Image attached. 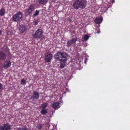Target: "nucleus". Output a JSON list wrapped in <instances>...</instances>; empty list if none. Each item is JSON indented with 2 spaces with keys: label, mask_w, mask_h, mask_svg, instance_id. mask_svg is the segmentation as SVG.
<instances>
[{
  "label": "nucleus",
  "mask_w": 130,
  "mask_h": 130,
  "mask_svg": "<svg viewBox=\"0 0 130 130\" xmlns=\"http://www.w3.org/2000/svg\"><path fill=\"white\" fill-rule=\"evenodd\" d=\"M87 4L86 0H76L73 4V7L76 10L79 8L82 9L85 7Z\"/></svg>",
  "instance_id": "obj_1"
},
{
  "label": "nucleus",
  "mask_w": 130,
  "mask_h": 130,
  "mask_svg": "<svg viewBox=\"0 0 130 130\" xmlns=\"http://www.w3.org/2000/svg\"><path fill=\"white\" fill-rule=\"evenodd\" d=\"M100 30H98L96 32V33H97L98 34H99L100 33Z\"/></svg>",
  "instance_id": "obj_28"
},
{
  "label": "nucleus",
  "mask_w": 130,
  "mask_h": 130,
  "mask_svg": "<svg viewBox=\"0 0 130 130\" xmlns=\"http://www.w3.org/2000/svg\"><path fill=\"white\" fill-rule=\"evenodd\" d=\"M8 64H9H9H11V63L9 61V63H8Z\"/></svg>",
  "instance_id": "obj_32"
},
{
  "label": "nucleus",
  "mask_w": 130,
  "mask_h": 130,
  "mask_svg": "<svg viewBox=\"0 0 130 130\" xmlns=\"http://www.w3.org/2000/svg\"><path fill=\"white\" fill-rule=\"evenodd\" d=\"M21 130H27L26 127L25 126H23L22 127V128H21Z\"/></svg>",
  "instance_id": "obj_25"
},
{
  "label": "nucleus",
  "mask_w": 130,
  "mask_h": 130,
  "mask_svg": "<svg viewBox=\"0 0 130 130\" xmlns=\"http://www.w3.org/2000/svg\"><path fill=\"white\" fill-rule=\"evenodd\" d=\"M0 130H8V124H5L3 126H0Z\"/></svg>",
  "instance_id": "obj_9"
},
{
  "label": "nucleus",
  "mask_w": 130,
  "mask_h": 130,
  "mask_svg": "<svg viewBox=\"0 0 130 130\" xmlns=\"http://www.w3.org/2000/svg\"><path fill=\"white\" fill-rule=\"evenodd\" d=\"M89 38V37L88 35H85L84 36V39L85 41H87L88 40Z\"/></svg>",
  "instance_id": "obj_20"
},
{
  "label": "nucleus",
  "mask_w": 130,
  "mask_h": 130,
  "mask_svg": "<svg viewBox=\"0 0 130 130\" xmlns=\"http://www.w3.org/2000/svg\"><path fill=\"white\" fill-rule=\"evenodd\" d=\"M102 20L101 19L97 18L95 20V22L97 24H100L102 22Z\"/></svg>",
  "instance_id": "obj_13"
},
{
  "label": "nucleus",
  "mask_w": 130,
  "mask_h": 130,
  "mask_svg": "<svg viewBox=\"0 0 130 130\" xmlns=\"http://www.w3.org/2000/svg\"><path fill=\"white\" fill-rule=\"evenodd\" d=\"M87 59L86 58L84 62L85 64H86L87 63Z\"/></svg>",
  "instance_id": "obj_27"
},
{
  "label": "nucleus",
  "mask_w": 130,
  "mask_h": 130,
  "mask_svg": "<svg viewBox=\"0 0 130 130\" xmlns=\"http://www.w3.org/2000/svg\"><path fill=\"white\" fill-rule=\"evenodd\" d=\"M110 1L112 3H113L115 2L114 0H110Z\"/></svg>",
  "instance_id": "obj_29"
},
{
  "label": "nucleus",
  "mask_w": 130,
  "mask_h": 130,
  "mask_svg": "<svg viewBox=\"0 0 130 130\" xmlns=\"http://www.w3.org/2000/svg\"><path fill=\"white\" fill-rule=\"evenodd\" d=\"M38 22L37 20L34 21L33 22L34 24L35 25H37L38 24Z\"/></svg>",
  "instance_id": "obj_24"
},
{
  "label": "nucleus",
  "mask_w": 130,
  "mask_h": 130,
  "mask_svg": "<svg viewBox=\"0 0 130 130\" xmlns=\"http://www.w3.org/2000/svg\"><path fill=\"white\" fill-rule=\"evenodd\" d=\"M53 57L52 55L50 52H48L45 53L44 56V60L46 62H50Z\"/></svg>",
  "instance_id": "obj_5"
},
{
  "label": "nucleus",
  "mask_w": 130,
  "mask_h": 130,
  "mask_svg": "<svg viewBox=\"0 0 130 130\" xmlns=\"http://www.w3.org/2000/svg\"><path fill=\"white\" fill-rule=\"evenodd\" d=\"M47 0H38V2L40 4H44L47 2Z\"/></svg>",
  "instance_id": "obj_14"
},
{
  "label": "nucleus",
  "mask_w": 130,
  "mask_h": 130,
  "mask_svg": "<svg viewBox=\"0 0 130 130\" xmlns=\"http://www.w3.org/2000/svg\"><path fill=\"white\" fill-rule=\"evenodd\" d=\"M47 106V103H43L42 105V108L44 109Z\"/></svg>",
  "instance_id": "obj_19"
},
{
  "label": "nucleus",
  "mask_w": 130,
  "mask_h": 130,
  "mask_svg": "<svg viewBox=\"0 0 130 130\" xmlns=\"http://www.w3.org/2000/svg\"><path fill=\"white\" fill-rule=\"evenodd\" d=\"M26 83V82L25 80V79H23L22 78L21 79V84L23 85H25Z\"/></svg>",
  "instance_id": "obj_17"
},
{
  "label": "nucleus",
  "mask_w": 130,
  "mask_h": 130,
  "mask_svg": "<svg viewBox=\"0 0 130 130\" xmlns=\"http://www.w3.org/2000/svg\"><path fill=\"white\" fill-rule=\"evenodd\" d=\"M6 56L5 54L2 51H0V60L4 59Z\"/></svg>",
  "instance_id": "obj_11"
},
{
  "label": "nucleus",
  "mask_w": 130,
  "mask_h": 130,
  "mask_svg": "<svg viewBox=\"0 0 130 130\" xmlns=\"http://www.w3.org/2000/svg\"><path fill=\"white\" fill-rule=\"evenodd\" d=\"M39 97V94L38 92L34 91L30 96V98L32 99H38Z\"/></svg>",
  "instance_id": "obj_6"
},
{
  "label": "nucleus",
  "mask_w": 130,
  "mask_h": 130,
  "mask_svg": "<svg viewBox=\"0 0 130 130\" xmlns=\"http://www.w3.org/2000/svg\"><path fill=\"white\" fill-rule=\"evenodd\" d=\"M22 13L19 12L13 15L12 18L13 21L17 22L22 18Z\"/></svg>",
  "instance_id": "obj_4"
},
{
  "label": "nucleus",
  "mask_w": 130,
  "mask_h": 130,
  "mask_svg": "<svg viewBox=\"0 0 130 130\" xmlns=\"http://www.w3.org/2000/svg\"><path fill=\"white\" fill-rule=\"evenodd\" d=\"M76 41H68L67 43V46L69 47L71 46H73L74 45Z\"/></svg>",
  "instance_id": "obj_12"
},
{
  "label": "nucleus",
  "mask_w": 130,
  "mask_h": 130,
  "mask_svg": "<svg viewBox=\"0 0 130 130\" xmlns=\"http://www.w3.org/2000/svg\"><path fill=\"white\" fill-rule=\"evenodd\" d=\"M54 57L56 60L64 62L67 61V54L65 53L58 51L55 55Z\"/></svg>",
  "instance_id": "obj_2"
},
{
  "label": "nucleus",
  "mask_w": 130,
  "mask_h": 130,
  "mask_svg": "<svg viewBox=\"0 0 130 130\" xmlns=\"http://www.w3.org/2000/svg\"><path fill=\"white\" fill-rule=\"evenodd\" d=\"M62 63H61L60 64V67L61 69H62L63 68L65 67L66 64L64 62H63Z\"/></svg>",
  "instance_id": "obj_18"
},
{
  "label": "nucleus",
  "mask_w": 130,
  "mask_h": 130,
  "mask_svg": "<svg viewBox=\"0 0 130 130\" xmlns=\"http://www.w3.org/2000/svg\"><path fill=\"white\" fill-rule=\"evenodd\" d=\"M3 88V85L0 83V92L2 90Z\"/></svg>",
  "instance_id": "obj_26"
},
{
  "label": "nucleus",
  "mask_w": 130,
  "mask_h": 130,
  "mask_svg": "<svg viewBox=\"0 0 130 130\" xmlns=\"http://www.w3.org/2000/svg\"><path fill=\"white\" fill-rule=\"evenodd\" d=\"M8 67V62H7L5 64H4V67L5 69H6Z\"/></svg>",
  "instance_id": "obj_23"
},
{
  "label": "nucleus",
  "mask_w": 130,
  "mask_h": 130,
  "mask_svg": "<svg viewBox=\"0 0 130 130\" xmlns=\"http://www.w3.org/2000/svg\"><path fill=\"white\" fill-rule=\"evenodd\" d=\"M17 130H21V128L20 127H19L17 129Z\"/></svg>",
  "instance_id": "obj_30"
},
{
  "label": "nucleus",
  "mask_w": 130,
  "mask_h": 130,
  "mask_svg": "<svg viewBox=\"0 0 130 130\" xmlns=\"http://www.w3.org/2000/svg\"><path fill=\"white\" fill-rule=\"evenodd\" d=\"M39 11L36 10L35 11V13L33 14V16H35L36 15H38L39 14Z\"/></svg>",
  "instance_id": "obj_21"
},
{
  "label": "nucleus",
  "mask_w": 130,
  "mask_h": 130,
  "mask_svg": "<svg viewBox=\"0 0 130 130\" xmlns=\"http://www.w3.org/2000/svg\"><path fill=\"white\" fill-rule=\"evenodd\" d=\"M43 32L41 29H39L35 32L33 35L34 38H40L41 39L44 38V36L42 35Z\"/></svg>",
  "instance_id": "obj_3"
},
{
  "label": "nucleus",
  "mask_w": 130,
  "mask_h": 130,
  "mask_svg": "<svg viewBox=\"0 0 130 130\" xmlns=\"http://www.w3.org/2000/svg\"><path fill=\"white\" fill-rule=\"evenodd\" d=\"M40 112L42 114L44 115L47 113V110L45 109H42L40 111Z\"/></svg>",
  "instance_id": "obj_15"
},
{
  "label": "nucleus",
  "mask_w": 130,
  "mask_h": 130,
  "mask_svg": "<svg viewBox=\"0 0 130 130\" xmlns=\"http://www.w3.org/2000/svg\"><path fill=\"white\" fill-rule=\"evenodd\" d=\"M59 104L58 102H55L52 104V105L53 108L57 110L60 107Z\"/></svg>",
  "instance_id": "obj_8"
},
{
  "label": "nucleus",
  "mask_w": 130,
  "mask_h": 130,
  "mask_svg": "<svg viewBox=\"0 0 130 130\" xmlns=\"http://www.w3.org/2000/svg\"><path fill=\"white\" fill-rule=\"evenodd\" d=\"M5 13L4 9L3 8L0 10V15L2 16L4 15Z\"/></svg>",
  "instance_id": "obj_16"
},
{
  "label": "nucleus",
  "mask_w": 130,
  "mask_h": 130,
  "mask_svg": "<svg viewBox=\"0 0 130 130\" xmlns=\"http://www.w3.org/2000/svg\"><path fill=\"white\" fill-rule=\"evenodd\" d=\"M12 34H13V31L12 30L11 31V32H10V34L11 35Z\"/></svg>",
  "instance_id": "obj_31"
},
{
  "label": "nucleus",
  "mask_w": 130,
  "mask_h": 130,
  "mask_svg": "<svg viewBox=\"0 0 130 130\" xmlns=\"http://www.w3.org/2000/svg\"><path fill=\"white\" fill-rule=\"evenodd\" d=\"M8 128H9V130H10V126L9 125Z\"/></svg>",
  "instance_id": "obj_33"
},
{
  "label": "nucleus",
  "mask_w": 130,
  "mask_h": 130,
  "mask_svg": "<svg viewBox=\"0 0 130 130\" xmlns=\"http://www.w3.org/2000/svg\"><path fill=\"white\" fill-rule=\"evenodd\" d=\"M42 125L40 124H39L37 126V128L38 129H40L42 127Z\"/></svg>",
  "instance_id": "obj_22"
},
{
  "label": "nucleus",
  "mask_w": 130,
  "mask_h": 130,
  "mask_svg": "<svg viewBox=\"0 0 130 130\" xmlns=\"http://www.w3.org/2000/svg\"><path fill=\"white\" fill-rule=\"evenodd\" d=\"M34 7L33 5H31L27 9L26 12V14L28 15L31 13L34 10Z\"/></svg>",
  "instance_id": "obj_7"
},
{
  "label": "nucleus",
  "mask_w": 130,
  "mask_h": 130,
  "mask_svg": "<svg viewBox=\"0 0 130 130\" xmlns=\"http://www.w3.org/2000/svg\"><path fill=\"white\" fill-rule=\"evenodd\" d=\"M25 26L23 25H20L19 27V30L22 33L25 30Z\"/></svg>",
  "instance_id": "obj_10"
},
{
  "label": "nucleus",
  "mask_w": 130,
  "mask_h": 130,
  "mask_svg": "<svg viewBox=\"0 0 130 130\" xmlns=\"http://www.w3.org/2000/svg\"><path fill=\"white\" fill-rule=\"evenodd\" d=\"M1 30H0V35L1 34Z\"/></svg>",
  "instance_id": "obj_34"
}]
</instances>
